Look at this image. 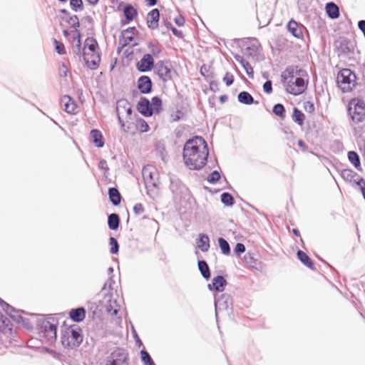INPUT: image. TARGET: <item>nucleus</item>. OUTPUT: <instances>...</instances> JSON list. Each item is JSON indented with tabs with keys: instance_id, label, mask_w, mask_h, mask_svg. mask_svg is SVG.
<instances>
[{
	"instance_id": "obj_1",
	"label": "nucleus",
	"mask_w": 365,
	"mask_h": 365,
	"mask_svg": "<svg viewBox=\"0 0 365 365\" xmlns=\"http://www.w3.org/2000/svg\"><path fill=\"white\" fill-rule=\"evenodd\" d=\"M208 150L206 142L200 136L188 140L183 148V159L191 170L202 168L207 162Z\"/></svg>"
},
{
	"instance_id": "obj_2",
	"label": "nucleus",
	"mask_w": 365,
	"mask_h": 365,
	"mask_svg": "<svg viewBox=\"0 0 365 365\" xmlns=\"http://www.w3.org/2000/svg\"><path fill=\"white\" fill-rule=\"evenodd\" d=\"M143 180L148 195L153 199L158 195L160 190L159 174L153 168H145L143 171Z\"/></svg>"
},
{
	"instance_id": "obj_3",
	"label": "nucleus",
	"mask_w": 365,
	"mask_h": 365,
	"mask_svg": "<svg viewBox=\"0 0 365 365\" xmlns=\"http://www.w3.org/2000/svg\"><path fill=\"white\" fill-rule=\"evenodd\" d=\"M355 74L349 68L342 69L337 75L336 82L343 93L351 91L355 86Z\"/></svg>"
},
{
	"instance_id": "obj_4",
	"label": "nucleus",
	"mask_w": 365,
	"mask_h": 365,
	"mask_svg": "<svg viewBox=\"0 0 365 365\" xmlns=\"http://www.w3.org/2000/svg\"><path fill=\"white\" fill-rule=\"evenodd\" d=\"M83 336L79 328L70 327L67 329L61 336V342L65 347L73 349L80 345Z\"/></svg>"
},
{
	"instance_id": "obj_5",
	"label": "nucleus",
	"mask_w": 365,
	"mask_h": 365,
	"mask_svg": "<svg viewBox=\"0 0 365 365\" xmlns=\"http://www.w3.org/2000/svg\"><path fill=\"white\" fill-rule=\"evenodd\" d=\"M105 365H129V356L123 348L114 349L106 358Z\"/></svg>"
},
{
	"instance_id": "obj_6",
	"label": "nucleus",
	"mask_w": 365,
	"mask_h": 365,
	"mask_svg": "<svg viewBox=\"0 0 365 365\" xmlns=\"http://www.w3.org/2000/svg\"><path fill=\"white\" fill-rule=\"evenodd\" d=\"M349 112L353 121L362 122L365 118V103L362 100H352L349 103Z\"/></svg>"
},
{
	"instance_id": "obj_7",
	"label": "nucleus",
	"mask_w": 365,
	"mask_h": 365,
	"mask_svg": "<svg viewBox=\"0 0 365 365\" xmlns=\"http://www.w3.org/2000/svg\"><path fill=\"white\" fill-rule=\"evenodd\" d=\"M116 110L118 121L122 128L125 127L123 119L128 120L130 119L132 114V108L127 100L121 99L117 101Z\"/></svg>"
},
{
	"instance_id": "obj_8",
	"label": "nucleus",
	"mask_w": 365,
	"mask_h": 365,
	"mask_svg": "<svg viewBox=\"0 0 365 365\" xmlns=\"http://www.w3.org/2000/svg\"><path fill=\"white\" fill-rule=\"evenodd\" d=\"M287 93L294 96L302 94L307 89V83L302 77L291 81L290 83H283Z\"/></svg>"
},
{
	"instance_id": "obj_9",
	"label": "nucleus",
	"mask_w": 365,
	"mask_h": 365,
	"mask_svg": "<svg viewBox=\"0 0 365 365\" xmlns=\"http://www.w3.org/2000/svg\"><path fill=\"white\" fill-rule=\"evenodd\" d=\"M154 69L155 73L163 81L166 82L172 79L173 71L168 63L158 61L155 64Z\"/></svg>"
},
{
	"instance_id": "obj_10",
	"label": "nucleus",
	"mask_w": 365,
	"mask_h": 365,
	"mask_svg": "<svg viewBox=\"0 0 365 365\" xmlns=\"http://www.w3.org/2000/svg\"><path fill=\"white\" fill-rule=\"evenodd\" d=\"M304 71L299 69L297 66H288L281 75L282 83H290L291 81L297 78V77H301Z\"/></svg>"
},
{
	"instance_id": "obj_11",
	"label": "nucleus",
	"mask_w": 365,
	"mask_h": 365,
	"mask_svg": "<svg viewBox=\"0 0 365 365\" xmlns=\"http://www.w3.org/2000/svg\"><path fill=\"white\" fill-rule=\"evenodd\" d=\"M43 336L47 342L52 343L56 339V325L51 323L48 320L42 322Z\"/></svg>"
},
{
	"instance_id": "obj_12",
	"label": "nucleus",
	"mask_w": 365,
	"mask_h": 365,
	"mask_svg": "<svg viewBox=\"0 0 365 365\" xmlns=\"http://www.w3.org/2000/svg\"><path fill=\"white\" fill-rule=\"evenodd\" d=\"M83 59L88 68L94 70L98 67L101 57L98 52H88L87 51H84Z\"/></svg>"
},
{
	"instance_id": "obj_13",
	"label": "nucleus",
	"mask_w": 365,
	"mask_h": 365,
	"mask_svg": "<svg viewBox=\"0 0 365 365\" xmlns=\"http://www.w3.org/2000/svg\"><path fill=\"white\" fill-rule=\"evenodd\" d=\"M335 46L339 56L348 55L353 51L351 43L345 38L336 41L335 42Z\"/></svg>"
},
{
	"instance_id": "obj_14",
	"label": "nucleus",
	"mask_w": 365,
	"mask_h": 365,
	"mask_svg": "<svg viewBox=\"0 0 365 365\" xmlns=\"http://www.w3.org/2000/svg\"><path fill=\"white\" fill-rule=\"evenodd\" d=\"M154 66L153 58L150 53L145 54L137 63L138 69L141 72L150 71Z\"/></svg>"
},
{
	"instance_id": "obj_15",
	"label": "nucleus",
	"mask_w": 365,
	"mask_h": 365,
	"mask_svg": "<svg viewBox=\"0 0 365 365\" xmlns=\"http://www.w3.org/2000/svg\"><path fill=\"white\" fill-rule=\"evenodd\" d=\"M232 304V299L230 294H222L219 297H215V305L216 310L227 309Z\"/></svg>"
},
{
	"instance_id": "obj_16",
	"label": "nucleus",
	"mask_w": 365,
	"mask_h": 365,
	"mask_svg": "<svg viewBox=\"0 0 365 365\" xmlns=\"http://www.w3.org/2000/svg\"><path fill=\"white\" fill-rule=\"evenodd\" d=\"M64 110L69 114H75L77 112L78 106L75 101L68 96H64L61 100Z\"/></svg>"
},
{
	"instance_id": "obj_17",
	"label": "nucleus",
	"mask_w": 365,
	"mask_h": 365,
	"mask_svg": "<svg viewBox=\"0 0 365 365\" xmlns=\"http://www.w3.org/2000/svg\"><path fill=\"white\" fill-rule=\"evenodd\" d=\"M160 12L158 9L150 11L147 16V24L150 29H155L158 26Z\"/></svg>"
},
{
	"instance_id": "obj_18",
	"label": "nucleus",
	"mask_w": 365,
	"mask_h": 365,
	"mask_svg": "<svg viewBox=\"0 0 365 365\" xmlns=\"http://www.w3.org/2000/svg\"><path fill=\"white\" fill-rule=\"evenodd\" d=\"M138 88L142 93H148L152 89V82L148 76H143L139 78Z\"/></svg>"
},
{
	"instance_id": "obj_19",
	"label": "nucleus",
	"mask_w": 365,
	"mask_h": 365,
	"mask_svg": "<svg viewBox=\"0 0 365 365\" xmlns=\"http://www.w3.org/2000/svg\"><path fill=\"white\" fill-rule=\"evenodd\" d=\"M138 110L144 116H151L153 115L150 108V103L145 98H141L137 106Z\"/></svg>"
},
{
	"instance_id": "obj_20",
	"label": "nucleus",
	"mask_w": 365,
	"mask_h": 365,
	"mask_svg": "<svg viewBox=\"0 0 365 365\" xmlns=\"http://www.w3.org/2000/svg\"><path fill=\"white\" fill-rule=\"evenodd\" d=\"M226 284V279L222 276L219 275L212 279V284H208V288L210 290L222 292Z\"/></svg>"
},
{
	"instance_id": "obj_21",
	"label": "nucleus",
	"mask_w": 365,
	"mask_h": 365,
	"mask_svg": "<svg viewBox=\"0 0 365 365\" xmlns=\"http://www.w3.org/2000/svg\"><path fill=\"white\" fill-rule=\"evenodd\" d=\"M0 305L8 315H9L11 318L14 319L15 320L19 322V319L21 318V316L19 315V310L15 309L13 307L9 305L8 303L4 302L1 298Z\"/></svg>"
},
{
	"instance_id": "obj_22",
	"label": "nucleus",
	"mask_w": 365,
	"mask_h": 365,
	"mask_svg": "<svg viewBox=\"0 0 365 365\" xmlns=\"http://www.w3.org/2000/svg\"><path fill=\"white\" fill-rule=\"evenodd\" d=\"M0 305L8 315H9L11 318L14 319L15 320L19 322V319L21 318V316L19 315V310L15 309L13 307L9 305L8 303L4 302L1 298Z\"/></svg>"
},
{
	"instance_id": "obj_23",
	"label": "nucleus",
	"mask_w": 365,
	"mask_h": 365,
	"mask_svg": "<svg viewBox=\"0 0 365 365\" xmlns=\"http://www.w3.org/2000/svg\"><path fill=\"white\" fill-rule=\"evenodd\" d=\"M234 58L236 60V61H237L238 63H240L242 65V66L245 69V72L247 73V76L250 78H254V70H253V68L252 67V66L250 65V63L248 61H245L242 56H241L238 54L235 55Z\"/></svg>"
},
{
	"instance_id": "obj_24",
	"label": "nucleus",
	"mask_w": 365,
	"mask_h": 365,
	"mask_svg": "<svg viewBox=\"0 0 365 365\" xmlns=\"http://www.w3.org/2000/svg\"><path fill=\"white\" fill-rule=\"evenodd\" d=\"M197 245L202 252H207L210 247L209 237L205 234H200Z\"/></svg>"
},
{
	"instance_id": "obj_25",
	"label": "nucleus",
	"mask_w": 365,
	"mask_h": 365,
	"mask_svg": "<svg viewBox=\"0 0 365 365\" xmlns=\"http://www.w3.org/2000/svg\"><path fill=\"white\" fill-rule=\"evenodd\" d=\"M69 315L72 320L76 322H80L85 319L86 311L83 307L73 309L70 311Z\"/></svg>"
},
{
	"instance_id": "obj_26",
	"label": "nucleus",
	"mask_w": 365,
	"mask_h": 365,
	"mask_svg": "<svg viewBox=\"0 0 365 365\" xmlns=\"http://www.w3.org/2000/svg\"><path fill=\"white\" fill-rule=\"evenodd\" d=\"M342 178L349 182L357 183L358 178H361L357 173L349 169H345L341 171Z\"/></svg>"
},
{
	"instance_id": "obj_27",
	"label": "nucleus",
	"mask_w": 365,
	"mask_h": 365,
	"mask_svg": "<svg viewBox=\"0 0 365 365\" xmlns=\"http://www.w3.org/2000/svg\"><path fill=\"white\" fill-rule=\"evenodd\" d=\"M287 29L294 37L297 38H300L303 36L301 28L299 26L298 24L294 20H291L289 21L287 24Z\"/></svg>"
},
{
	"instance_id": "obj_28",
	"label": "nucleus",
	"mask_w": 365,
	"mask_h": 365,
	"mask_svg": "<svg viewBox=\"0 0 365 365\" xmlns=\"http://www.w3.org/2000/svg\"><path fill=\"white\" fill-rule=\"evenodd\" d=\"M91 138L93 143L98 148H102L104 145V141L101 133L96 129H93L90 133Z\"/></svg>"
},
{
	"instance_id": "obj_29",
	"label": "nucleus",
	"mask_w": 365,
	"mask_h": 365,
	"mask_svg": "<svg viewBox=\"0 0 365 365\" xmlns=\"http://www.w3.org/2000/svg\"><path fill=\"white\" fill-rule=\"evenodd\" d=\"M326 11L331 19H336L339 16V7L333 2L327 3L326 5Z\"/></svg>"
},
{
	"instance_id": "obj_30",
	"label": "nucleus",
	"mask_w": 365,
	"mask_h": 365,
	"mask_svg": "<svg viewBox=\"0 0 365 365\" xmlns=\"http://www.w3.org/2000/svg\"><path fill=\"white\" fill-rule=\"evenodd\" d=\"M72 35L73 42L76 41V45L73 48V51L76 54H81V33L78 29H74L71 31Z\"/></svg>"
},
{
	"instance_id": "obj_31",
	"label": "nucleus",
	"mask_w": 365,
	"mask_h": 365,
	"mask_svg": "<svg viewBox=\"0 0 365 365\" xmlns=\"http://www.w3.org/2000/svg\"><path fill=\"white\" fill-rule=\"evenodd\" d=\"M108 195L110 200L113 203V205H118V204H120L121 196L118 189H116L115 187L109 188Z\"/></svg>"
},
{
	"instance_id": "obj_32",
	"label": "nucleus",
	"mask_w": 365,
	"mask_h": 365,
	"mask_svg": "<svg viewBox=\"0 0 365 365\" xmlns=\"http://www.w3.org/2000/svg\"><path fill=\"white\" fill-rule=\"evenodd\" d=\"M237 99L240 103L245 104V105H250L254 103V98L247 91H242L238 94Z\"/></svg>"
},
{
	"instance_id": "obj_33",
	"label": "nucleus",
	"mask_w": 365,
	"mask_h": 365,
	"mask_svg": "<svg viewBox=\"0 0 365 365\" xmlns=\"http://www.w3.org/2000/svg\"><path fill=\"white\" fill-rule=\"evenodd\" d=\"M297 257L307 267L314 269L313 262L312 259L304 252L299 250L297 252Z\"/></svg>"
},
{
	"instance_id": "obj_34",
	"label": "nucleus",
	"mask_w": 365,
	"mask_h": 365,
	"mask_svg": "<svg viewBox=\"0 0 365 365\" xmlns=\"http://www.w3.org/2000/svg\"><path fill=\"white\" fill-rule=\"evenodd\" d=\"M120 223L119 216L115 213H112L108 216V225L110 230H117Z\"/></svg>"
},
{
	"instance_id": "obj_35",
	"label": "nucleus",
	"mask_w": 365,
	"mask_h": 365,
	"mask_svg": "<svg viewBox=\"0 0 365 365\" xmlns=\"http://www.w3.org/2000/svg\"><path fill=\"white\" fill-rule=\"evenodd\" d=\"M148 49L152 56L158 57L161 53V46L158 41H150L148 45Z\"/></svg>"
},
{
	"instance_id": "obj_36",
	"label": "nucleus",
	"mask_w": 365,
	"mask_h": 365,
	"mask_svg": "<svg viewBox=\"0 0 365 365\" xmlns=\"http://www.w3.org/2000/svg\"><path fill=\"white\" fill-rule=\"evenodd\" d=\"M123 13H124V16H125V19L128 21L133 20L134 18L138 14L137 10L132 5L126 6L124 8Z\"/></svg>"
},
{
	"instance_id": "obj_37",
	"label": "nucleus",
	"mask_w": 365,
	"mask_h": 365,
	"mask_svg": "<svg viewBox=\"0 0 365 365\" xmlns=\"http://www.w3.org/2000/svg\"><path fill=\"white\" fill-rule=\"evenodd\" d=\"M292 120L299 125H302L305 120V115L298 108H294L292 114Z\"/></svg>"
},
{
	"instance_id": "obj_38",
	"label": "nucleus",
	"mask_w": 365,
	"mask_h": 365,
	"mask_svg": "<svg viewBox=\"0 0 365 365\" xmlns=\"http://www.w3.org/2000/svg\"><path fill=\"white\" fill-rule=\"evenodd\" d=\"M198 268L199 270L202 275V277L205 279H209L210 277V272L209 267L207 264V262L204 260H200L198 261Z\"/></svg>"
},
{
	"instance_id": "obj_39",
	"label": "nucleus",
	"mask_w": 365,
	"mask_h": 365,
	"mask_svg": "<svg viewBox=\"0 0 365 365\" xmlns=\"http://www.w3.org/2000/svg\"><path fill=\"white\" fill-rule=\"evenodd\" d=\"M150 108L153 113L155 112L159 113L162 110V101L159 97L155 96L152 98Z\"/></svg>"
},
{
	"instance_id": "obj_40",
	"label": "nucleus",
	"mask_w": 365,
	"mask_h": 365,
	"mask_svg": "<svg viewBox=\"0 0 365 365\" xmlns=\"http://www.w3.org/2000/svg\"><path fill=\"white\" fill-rule=\"evenodd\" d=\"M349 160L353 164V165L357 169L361 170V163L359 155L354 151H349L348 153Z\"/></svg>"
},
{
	"instance_id": "obj_41",
	"label": "nucleus",
	"mask_w": 365,
	"mask_h": 365,
	"mask_svg": "<svg viewBox=\"0 0 365 365\" xmlns=\"http://www.w3.org/2000/svg\"><path fill=\"white\" fill-rule=\"evenodd\" d=\"M98 48L97 41L93 38H88L86 40V45L83 49L88 52H97L96 48Z\"/></svg>"
},
{
	"instance_id": "obj_42",
	"label": "nucleus",
	"mask_w": 365,
	"mask_h": 365,
	"mask_svg": "<svg viewBox=\"0 0 365 365\" xmlns=\"http://www.w3.org/2000/svg\"><path fill=\"white\" fill-rule=\"evenodd\" d=\"M135 27H130L122 32L123 37L125 39V44L132 41L134 38Z\"/></svg>"
},
{
	"instance_id": "obj_43",
	"label": "nucleus",
	"mask_w": 365,
	"mask_h": 365,
	"mask_svg": "<svg viewBox=\"0 0 365 365\" xmlns=\"http://www.w3.org/2000/svg\"><path fill=\"white\" fill-rule=\"evenodd\" d=\"M218 243L222 254L225 255H228L230 254V245L224 238L220 237L218 239Z\"/></svg>"
},
{
	"instance_id": "obj_44",
	"label": "nucleus",
	"mask_w": 365,
	"mask_h": 365,
	"mask_svg": "<svg viewBox=\"0 0 365 365\" xmlns=\"http://www.w3.org/2000/svg\"><path fill=\"white\" fill-rule=\"evenodd\" d=\"M155 153L163 162L166 161L168 154L164 145H158L155 149Z\"/></svg>"
},
{
	"instance_id": "obj_45",
	"label": "nucleus",
	"mask_w": 365,
	"mask_h": 365,
	"mask_svg": "<svg viewBox=\"0 0 365 365\" xmlns=\"http://www.w3.org/2000/svg\"><path fill=\"white\" fill-rule=\"evenodd\" d=\"M221 201L227 206H231L234 204V198L228 192H224L221 195Z\"/></svg>"
},
{
	"instance_id": "obj_46",
	"label": "nucleus",
	"mask_w": 365,
	"mask_h": 365,
	"mask_svg": "<svg viewBox=\"0 0 365 365\" xmlns=\"http://www.w3.org/2000/svg\"><path fill=\"white\" fill-rule=\"evenodd\" d=\"M272 111L275 115L282 118L285 117V109L282 104L278 103L274 105Z\"/></svg>"
},
{
	"instance_id": "obj_47",
	"label": "nucleus",
	"mask_w": 365,
	"mask_h": 365,
	"mask_svg": "<svg viewBox=\"0 0 365 365\" xmlns=\"http://www.w3.org/2000/svg\"><path fill=\"white\" fill-rule=\"evenodd\" d=\"M70 6L72 10L76 12L83 9L82 0H70Z\"/></svg>"
},
{
	"instance_id": "obj_48",
	"label": "nucleus",
	"mask_w": 365,
	"mask_h": 365,
	"mask_svg": "<svg viewBox=\"0 0 365 365\" xmlns=\"http://www.w3.org/2000/svg\"><path fill=\"white\" fill-rule=\"evenodd\" d=\"M140 354L142 361L144 363L145 365H155L153 359H151L150 356L146 351L142 350L140 351Z\"/></svg>"
},
{
	"instance_id": "obj_49",
	"label": "nucleus",
	"mask_w": 365,
	"mask_h": 365,
	"mask_svg": "<svg viewBox=\"0 0 365 365\" xmlns=\"http://www.w3.org/2000/svg\"><path fill=\"white\" fill-rule=\"evenodd\" d=\"M110 253L116 254L118 252V243L117 240L114 237H110Z\"/></svg>"
},
{
	"instance_id": "obj_50",
	"label": "nucleus",
	"mask_w": 365,
	"mask_h": 365,
	"mask_svg": "<svg viewBox=\"0 0 365 365\" xmlns=\"http://www.w3.org/2000/svg\"><path fill=\"white\" fill-rule=\"evenodd\" d=\"M220 178V175L217 171H213L207 177V181L210 183H215Z\"/></svg>"
},
{
	"instance_id": "obj_51",
	"label": "nucleus",
	"mask_w": 365,
	"mask_h": 365,
	"mask_svg": "<svg viewBox=\"0 0 365 365\" xmlns=\"http://www.w3.org/2000/svg\"><path fill=\"white\" fill-rule=\"evenodd\" d=\"M53 42L55 44L56 51L58 54L61 55V54L66 53V49H65V46H64L63 43H62L61 42H60L56 39L54 40Z\"/></svg>"
},
{
	"instance_id": "obj_52",
	"label": "nucleus",
	"mask_w": 365,
	"mask_h": 365,
	"mask_svg": "<svg viewBox=\"0 0 365 365\" xmlns=\"http://www.w3.org/2000/svg\"><path fill=\"white\" fill-rule=\"evenodd\" d=\"M68 22L75 29H78V28L80 26L79 20H78V16L76 15H73V16H71L69 18Z\"/></svg>"
},
{
	"instance_id": "obj_53",
	"label": "nucleus",
	"mask_w": 365,
	"mask_h": 365,
	"mask_svg": "<svg viewBox=\"0 0 365 365\" xmlns=\"http://www.w3.org/2000/svg\"><path fill=\"white\" fill-rule=\"evenodd\" d=\"M234 79V76L227 72L223 78V81L225 83L226 86H230L233 83Z\"/></svg>"
},
{
	"instance_id": "obj_54",
	"label": "nucleus",
	"mask_w": 365,
	"mask_h": 365,
	"mask_svg": "<svg viewBox=\"0 0 365 365\" xmlns=\"http://www.w3.org/2000/svg\"><path fill=\"white\" fill-rule=\"evenodd\" d=\"M133 212L135 215H140L143 213L144 207L141 203H136L133 207Z\"/></svg>"
},
{
	"instance_id": "obj_55",
	"label": "nucleus",
	"mask_w": 365,
	"mask_h": 365,
	"mask_svg": "<svg viewBox=\"0 0 365 365\" xmlns=\"http://www.w3.org/2000/svg\"><path fill=\"white\" fill-rule=\"evenodd\" d=\"M263 90L267 93L272 92V83L271 81H267L263 85Z\"/></svg>"
},
{
	"instance_id": "obj_56",
	"label": "nucleus",
	"mask_w": 365,
	"mask_h": 365,
	"mask_svg": "<svg viewBox=\"0 0 365 365\" xmlns=\"http://www.w3.org/2000/svg\"><path fill=\"white\" fill-rule=\"evenodd\" d=\"M356 185L360 187L364 198L365 199V180L361 178H358Z\"/></svg>"
},
{
	"instance_id": "obj_57",
	"label": "nucleus",
	"mask_w": 365,
	"mask_h": 365,
	"mask_svg": "<svg viewBox=\"0 0 365 365\" xmlns=\"http://www.w3.org/2000/svg\"><path fill=\"white\" fill-rule=\"evenodd\" d=\"M304 109L308 113H312L314 110V106L309 101L304 103Z\"/></svg>"
},
{
	"instance_id": "obj_58",
	"label": "nucleus",
	"mask_w": 365,
	"mask_h": 365,
	"mask_svg": "<svg viewBox=\"0 0 365 365\" xmlns=\"http://www.w3.org/2000/svg\"><path fill=\"white\" fill-rule=\"evenodd\" d=\"M245 251V247L242 243H237L235 247V252L236 253H243Z\"/></svg>"
},
{
	"instance_id": "obj_59",
	"label": "nucleus",
	"mask_w": 365,
	"mask_h": 365,
	"mask_svg": "<svg viewBox=\"0 0 365 365\" xmlns=\"http://www.w3.org/2000/svg\"><path fill=\"white\" fill-rule=\"evenodd\" d=\"M68 73V68L64 63L59 68V74L61 77H66Z\"/></svg>"
},
{
	"instance_id": "obj_60",
	"label": "nucleus",
	"mask_w": 365,
	"mask_h": 365,
	"mask_svg": "<svg viewBox=\"0 0 365 365\" xmlns=\"http://www.w3.org/2000/svg\"><path fill=\"white\" fill-rule=\"evenodd\" d=\"M98 168L100 169H101V170H104L106 171H108V166L106 160H101L99 162Z\"/></svg>"
},
{
	"instance_id": "obj_61",
	"label": "nucleus",
	"mask_w": 365,
	"mask_h": 365,
	"mask_svg": "<svg viewBox=\"0 0 365 365\" xmlns=\"http://www.w3.org/2000/svg\"><path fill=\"white\" fill-rule=\"evenodd\" d=\"M175 23L178 26H182L185 24V19L182 16H179L175 19Z\"/></svg>"
},
{
	"instance_id": "obj_62",
	"label": "nucleus",
	"mask_w": 365,
	"mask_h": 365,
	"mask_svg": "<svg viewBox=\"0 0 365 365\" xmlns=\"http://www.w3.org/2000/svg\"><path fill=\"white\" fill-rule=\"evenodd\" d=\"M171 31L173 32V34L177 36V37H182V33L181 31L180 30H178L177 29H175V27L173 26H171Z\"/></svg>"
},
{
	"instance_id": "obj_63",
	"label": "nucleus",
	"mask_w": 365,
	"mask_h": 365,
	"mask_svg": "<svg viewBox=\"0 0 365 365\" xmlns=\"http://www.w3.org/2000/svg\"><path fill=\"white\" fill-rule=\"evenodd\" d=\"M182 113L180 110H177L175 114H173L172 117L173 120H178L181 118Z\"/></svg>"
},
{
	"instance_id": "obj_64",
	"label": "nucleus",
	"mask_w": 365,
	"mask_h": 365,
	"mask_svg": "<svg viewBox=\"0 0 365 365\" xmlns=\"http://www.w3.org/2000/svg\"><path fill=\"white\" fill-rule=\"evenodd\" d=\"M298 145L303 150H305L306 148H307V145L305 144V143L302 140H298Z\"/></svg>"
}]
</instances>
